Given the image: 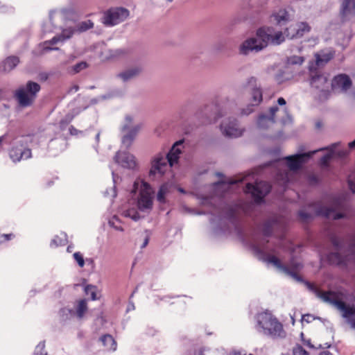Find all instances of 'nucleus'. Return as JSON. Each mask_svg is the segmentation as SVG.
Instances as JSON below:
<instances>
[{"label": "nucleus", "instance_id": "c85d7f7f", "mask_svg": "<svg viewBox=\"0 0 355 355\" xmlns=\"http://www.w3.org/2000/svg\"><path fill=\"white\" fill-rule=\"evenodd\" d=\"M19 62V58L16 56H10L7 58L3 62V70L4 71H10L12 70Z\"/></svg>", "mask_w": 355, "mask_h": 355}, {"label": "nucleus", "instance_id": "9b49d317", "mask_svg": "<svg viewBox=\"0 0 355 355\" xmlns=\"http://www.w3.org/2000/svg\"><path fill=\"white\" fill-rule=\"evenodd\" d=\"M243 88L250 92L251 105L248 106L246 110H243L242 114L248 115L253 112L252 106L259 105L263 100L262 90L257 83V79L250 77L246 80L243 85Z\"/></svg>", "mask_w": 355, "mask_h": 355}, {"label": "nucleus", "instance_id": "7ed1b4c3", "mask_svg": "<svg viewBox=\"0 0 355 355\" xmlns=\"http://www.w3.org/2000/svg\"><path fill=\"white\" fill-rule=\"evenodd\" d=\"M315 153L316 150H313L307 153L296 154L285 157L284 159L287 161L288 169L286 168L282 161L272 163L278 170L275 178L277 183L285 189L287 183L291 180L292 173L300 168L302 164Z\"/></svg>", "mask_w": 355, "mask_h": 355}, {"label": "nucleus", "instance_id": "603ef678", "mask_svg": "<svg viewBox=\"0 0 355 355\" xmlns=\"http://www.w3.org/2000/svg\"><path fill=\"white\" fill-rule=\"evenodd\" d=\"M263 234L266 236H268L270 234V229H269L267 224H266V227H264Z\"/></svg>", "mask_w": 355, "mask_h": 355}, {"label": "nucleus", "instance_id": "423d86ee", "mask_svg": "<svg viewBox=\"0 0 355 355\" xmlns=\"http://www.w3.org/2000/svg\"><path fill=\"white\" fill-rule=\"evenodd\" d=\"M134 187L139 189V194L137 198V207L143 212L150 213L153 209L155 191L146 182L142 180H137Z\"/></svg>", "mask_w": 355, "mask_h": 355}, {"label": "nucleus", "instance_id": "a878e982", "mask_svg": "<svg viewBox=\"0 0 355 355\" xmlns=\"http://www.w3.org/2000/svg\"><path fill=\"white\" fill-rule=\"evenodd\" d=\"M141 71L140 67H132L119 73L116 76L122 81L128 82L138 76Z\"/></svg>", "mask_w": 355, "mask_h": 355}, {"label": "nucleus", "instance_id": "6ab92c4d", "mask_svg": "<svg viewBox=\"0 0 355 355\" xmlns=\"http://www.w3.org/2000/svg\"><path fill=\"white\" fill-rule=\"evenodd\" d=\"M9 155L12 162H18L22 159L31 158L32 157V153L30 148H26L20 144L12 147Z\"/></svg>", "mask_w": 355, "mask_h": 355}, {"label": "nucleus", "instance_id": "f8f14e48", "mask_svg": "<svg viewBox=\"0 0 355 355\" xmlns=\"http://www.w3.org/2000/svg\"><path fill=\"white\" fill-rule=\"evenodd\" d=\"M332 243L335 246L336 252H332L328 254V260L332 264L346 265L349 260L355 261V236L349 247V254L345 256L341 255L340 242L336 238L332 239Z\"/></svg>", "mask_w": 355, "mask_h": 355}, {"label": "nucleus", "instance_id": "680f3d73", "mask_svg": "<svg viewBox=\"0 0 355 355\" xmlns=\"http://www.w3.org/2000/svg\"><path fill=\"white\" fill-rule=\"evenodd\" d=\"M230 355H245V354H242L241 352H233L232 353H230Z\"/></svg>", "mask_w": 355, "mask_h": 355}, {"label": "nucleus", "instance_id": "5fc2aeb1", "mask_svg": "<svg viewBox=\"0 0 355 355\" xmlns=\"http://www.w3.org/2000/svg\"><path fill=\"white\" fill-rule=\"evenodd\" d=\"M277 103L280 105H284L286 104V101H285V99L284 98L280 97V98H278Z\"/></svg>", "mask_w": 355, "mask_h": 355}, {"label": "nucleus", "instance_id": "4468645a", "mask_svg": "<svg viewBox=\"0 0 355 355\" xmlns=\"http://www.w3.org/2000/svg\"><path fill=\"white\" fill-rule=\"evenodd\" d=\"M271 186L263 181L256 182L255 184L248 183L245 187V191L250 193L254 201L259 203L269 193Z\"/></svg>", "mask_w": 355, "mask_h": 355}, {"label": "nucleus", "instance_id": "cd10ccee", "mask_svg": "<svg viewBox=\"0 0 355 355\" xmlns=\"http://www.w3.org/2000/svg\"><path fill=\"white\" fill-rule=\"evenodd\" d=\"M87 301L85 300H80L77 302L74 315H76L79 320H81L87 311Z\"/></svg>", "mask_w": 355, "mask_h": 355}, {"label": "nucleus", "instance_id": "1a4fd4ad", "mask_svg": "<svg viewBox=\"0 0 355 355\" xmlns=\"http://www.w3.org/2000/svg\"><path fill=\"white\" fill-rule=\"evenodd\" d=\"M141 128L142 123L140 122H135L133 116L130 114L125 115L121 127V130L123 133L121 139L122 146L125 148H129L132 146Z\"/></svg>", "mask_w": 355, "mask_h": 355}, {"label": "nucleus", "instance_id": "338daca9", "mask_svg": "<svg viewBox=\"0 0 355 355\" xmlns=\"http://www.w3.org/2000/svg\"><path fill=\"white\" fill-rule=\"evenodd\" d=\"M307 345L310 347H313V346H312L310 343V342H307Z\"/></svg>", "mask_w": 355, "mask_h": 355}, {"label": "nucleus", "instance_id": "e433bc0d", "mask_svg": "<svg viewBox=\"0 0 355 355\" xmlns=\"http://www.w3.org/2000/svg\"><path fill=\"white\" fill-rule=\"evenodd\" d=\"M304 58L302 56L292 55L287 58L288 65H300L304 62Z\"/></svg>", "mask_w": 355, "mask_h": 355}, {"label": "nucleus", "instance_id": "58836bf2", "mask_svg": "<svg viewBox=\"0 0 355 355\" xmlns=\"http://www.w3.org/2000/svg\"><path fill=\"white\" fill-rule=\"evenodd\" d=\"M123 215L125 217L130 218L135 221H137L140 218L139 213L135 209H130L125 210L123 212Z\"/></svg>", "mask_w": 355, "mask_h": 355}, {"label": "nucleus", "instance_id": "0e129e2a", "mask_svg": "<svg viewBox=\"0 0 355 355\" xmlns=\"http://www.w3.org/2000/svg\"><path fill=\"white\" fill-rule=\"evenodd\" d=\"M72 249H73V247H72V246H71V245H69V246L67 247V252H71L72 251Z\"/></svg>", "mask_w": 355, "mask_h": 355}, {"label": "nucleus", "instance_id": "13d9d810", "mask_svg": "<svg viewBox=\"0 0 355 355\" xmlns=\"http://www.w3.org/2000/svg\"><path fill=\"white\" fill-rule=\"evenodd\" d=\"M148 243V238H146L142 245H141V248H145Z\"/></svg>", "mask_w": 355, "mask_h": 355}, {"label": "nucleus", "instance_id": "bb28decb", "mask_svg": "<svg viewBox=\"0 0 355 355\" xmlns=\"http://www.w3.org/2000/svg\"><path fill=\"white\" fill-rule=\"evenodd\" d=\"M338 144L335 143L331 145L329 147L320 148L319 150H317L316 152L319 150H327L328 153L324 155L321 159H320V164L323 166H327L329 161L334 157L335 154V148H336Z\"/></svg>", "mask_w": 355, "mask_h": 355}, {"label": "nucleus", "instance_id": "c756f323", "mask_svg": "<svg viewBox=\"0 0 355 355\" xmlns=\"http://www.w3.org/2000/svg\"><path fill=\"white\" fill-rule=\"evenodd\" d=\"M100 341L102 343L107 350L115 351L116 349V343L114 340L112 336L105 335L100 338Z\"/></svg>", "mask_w": 355, "mask_h": 355}, {"label": "nucleus", "instance_id": "b1692460", "mask_svg": "<svg viewBox=\"0 0 355 355\" xmlns=\"http://www.w3.org/2000/svg\"><path fill=\"white\" fill-rule=\"evenodd\" d=\"M340 15L343 20H348L355 15V0H344L343 1Z\"/></svg>", "mask_w": 355, "mask_h": 355}, {"label": "nucleus", "instance_id": "79ce46f5", "mask_svg": "<svg viewBox=\"0 0 355 355\" xmlns=\"http://www.w3.org/2000/svg\"><path fill=\"white\" fill-rule=\"evenodd\" d=\"M73 259L77 262L78 265L80 268H83L85 266V260H84L83 254L80 252H75L73 254Z\"/></svg>", "mask_w": 355, "mask_h": 355}, {"label": "nucleus", "instance_id": "2f4dec72", "mask_svg": "<svg viewBox=\"0 0 355 355\" xmlns=\"http://www.w3.org/2000/svg\"><path fill=\"white\" fill-rule=\"evenodd\" d=\"M272 17L277 24L282 25L288 21L289 15L286 10H279L277 12L273 14Z\"/></svg>", "mask_w": 355, "mask_h": 355}, {"label": "nucleus", "instance_id": "49530a36", "mask_svg": "<svg viewBox=\"0 0 355 355\" xmlns=\"http://www.w3.org/2000/svg\"><path fill=\"white\" fill-rule=\"evenodd\" d=\"M87 64L85 62H81L73 66V71L75 73H78L81 70L85 69Z\"/></svg>", "mask_w": 355, "mask_h": 355}, {"label": "nucleus", "instance_id": "f03ea898", "mask_svg": "<svg viewBox=\"0 0 355 355\" xmlns=\"http://www.w3.org/2000/svg\"><path fill=\"white\" fill-rule=\"evenodd\" d=\"M284 41L281 31L274 32L271 28H259L254 37L245 40L240 46V52L247 55L250 52H259L266 48L269 43L278 45Z\"/></svg>", "mask_w": 355, "mask_h": 355}, {"label": "nucleus", "instance_id": "72a5a7b5", "mask_svg": "<svg viewBox=\"0 0 355 355\" xmlns=\"http://www.w3.org/2000/svg\"><path fill=\"white\" fill-rule=\"evenodd\" d=\"M94 27V23L91 20H86L78 23L76 26L77 33H83Z\"/></svg>", "mask_w": 355, "mask_h": 355}, {"label": "nucleus", "instance_id": "4be33fe9", "mask_svg": "<svg viewBox=\"0 0 355 355\" xmlns=\"http://www.w3.org/2000/svg\"><path fill=\"white\" fill-rule=\"evenodd\" d=\"M75 13L72 8H63L58 10H53L50 12L49 17L51 22L55 25L58 19H67L73 16Z\"/></svg>", "mask_w": 355, "mask_h": 355}, {"label": "nucleus", "instance_id": "6e6552de", "mask_svg": "<svg viewBox=\"0 0 355 355\" xmlns=\"http://www.w3.org/2000/svg\"><path fill=\"white\" fill-rule=\"evenodd\" d=\"M310 84L315 96L320 101L327 99L330 94L329 85L327 76L318 70L313 69V64H309Z\"/></svg>", "mask_w": 355, "mask_h": 355}, {"label": "nucleus", "instance_id": "f3484780", "mask_svg": "<svg viewBox=\"0 0 355 355\" xmlns=\"http://www.w3.org/2000/svg\"><path fill=\"white\" fill-rule=\"evenodd\" d=\"M168 162L165 157L164 154H157L151 162V168L149 171V175H155L157 174L163 175L168 169Z\"/></svg>", "mask_w": 355, "mask_h": 355}, {"label": "nucleus", "instance_id": "09e8293b", "mask_svg": "<svg viewBox=\"0 0 355 355\" xmlns=\"http://www.w3.org/2000/svg\"><path fill=\"white\" fill-rule=\"evenodd\" d=\"M314 319H315V318L313 317V315H312L311 314H305V315H303L302 317V321L306 322L307 323L312 322Z\"/></svg>", "mask_w": 355, "mask_h": 355}, {"label": "nucleus", "instance_id": "69168bd1", "mask_svg": "<svg viewBox=\"0 0 355 355\" xmlns=\"http://www.w3.org/2000/svg\"><path fill=\"white\" fill-rule=\"evenodd\" d=\"M99 137H100V132H98V133L96 134V140H97V141H98V139H99Z\"/></svg>", "mask_w": 355, "mask_h": 355}, {"label": "nucleus", "instance_id": "6e6d98bb", "mask_svg": "<svg viewBox=\"0 0 355 355\" xmlns=\"http://www.w3.org/2000/svg\"><path fill=\"white\" fill-rule=\"evenodd\" d=\"M124 53H125L124 51H123L121 49H117V50L115 51L114 55L115 56H120V55H123Z\"/></svg>", "mask_w": 355, "mask_h": 355}, {"label": "nucleus", "instance_id": "f257e3e1", "mask_svg": "<svg viewBox=\"0 0 355 355\" xmlns=\"http://www.w3.org/2000/svg\"><path fill=\"white\" fill-rule=\"evenodd\" d=\"M308 288L324 302L336 307L341 313L343 318L347 320L353 329H355V305L347 304L343 302L344 294L341 291H322L314 285L306 282Z\"/></svg>", "mask_w": 355, "mask_h": 355}, {"label": "nucleus", "instance_id": "9d476101", "mask_svg": "<svg viewBox=\"0 0 355 355\" xmlns=\"http://www.w3.org/2000/svg\"><path fill=\"white\" fill-rule=\"evenodd\" d=\"M40 90V85L39 84L28 81L26 85L20 87L15 91L14 96L19 106L26 107L34 103Z\"/></svg>", "mask_w": 355, "mask_h": 355}, {"label": "nucleus", "instance_id": "864d4df0", "mask_svg": "<svg viewBox=\"0 0 355 355\" xmlns=\"http://www.w3.org/2000/svg\"><path fill=\"white\" fill-rule=\"evenodd\" d=\"M7 137H8V135H6V134L0 137V147L1 146L3 142L6 141Z\"/></svg>", "mask_w": 355, "mask_h": 355}, {"label": "nucleus", "instance_id": "c03bdc74", "mask_svg": "<svg viewBox=\"0 0 355 355\" xmlns=\"http://www.w3.org/2000/svg\"><path fill=\"white\" fill-rule=\"evenodd\" d=\"M296 33L295 25H292L289 28H286L285 33L286 34L287 37L290 39L293 38H299V37H292V35H294Z\"/></svg>", "mask_w": 355, "mask_h": 355}, {"label": "nucleus", "instance_id": "393cba45", "mask_svg": "<svg viewBox=\"0 0 355 355\" xmlns=\"http://www.w3.org/2000/svg\"><path fill=\"white\" fill-rule=\"evenodd\" d=\"M315 57V62H311L310 64H313V69L318 70V68L324 66L331 60L334 57V54L330 51L328 52L322 51L316 53Z\"/></svg>", "mask_w": 355, "mask_h": 355}, {"label": "nucleus", "instance_id": "3c124183", "mask_svg": "<svg viewBox=\"0 0 355 355\" xmlns=\"http://www.w3.org/2000/svg\"><path fill=\"white\" fill-rule=\"evenodd\" d=\"M12 236H13V235L11 234H3V235L0 236V239L1 238H3L4 240L8 241V240L10 239Z\"/></svg>", "mask_w": 355, "mask_h": 355}, {"label": "nucleus", "instance_id": "2eb2a0df", "mask_svg": "<svg viewBox=\"0 0 355 355\" xmlns=\"http://www.w3.org/2000/svg\"><path fill=\"white\" fill-rule=\"evenodd\" d=\"M222 133L225 137H238L243 135L244 130L241 128L235 119L227 118L220 125Z\"/></svg>", "mask_w": 355, "mask_h": 355}, {"label": "nucleus", "instance_id": "ddd939ff", "mask_svg": "<svg viewBox=\"0 0 355 355\" xmlns=\"http://www.w3.org/2000/svg\"><path fill=\"white\" fill-rule=\"evenodd\" d=\"M129 15L130 11L125 8H111L103 12L101 21L105 26L112 27L125 21Z\"/></svg>", "mask_w": 355, "mask_h": 355}, {"label": "nucleus", "instance_id": "37998d69", "mask_svg": "<svg viewBox=\"0 0 355 355\" xmlns=\"http://www.w3.org/2000/svg\"><path fill=\"white\" fill-rule=\"evenodd\" d=\"M293 355H309V353L300 345L295 346L293 349Z\"/></svg>", "mask_w": 355, "mask_h": 355}, {"label": "nucleus", "instance_id": "de8ad7c7", "mask_svg": "<svg viewBox=\"0 0 355 355\" xmlns=\"http://www.w3.org/2000/svg\"><path fill=\"white\" fill-rule=\"evenodd\" d=\"M237 182L238 181L236 180L230 181V182H228V184H226L225 182H218L215 184V187L217 189L219 188L226 189L227 187H229V185L236 184Z\"/></svg>", "mask_w": 355, "mask_h": 355}, {"label": "nucleus", "instance_id": "aec40b11", "mask_svg": "<svg viewBox=\"0 0 355 355\" xmlns=\"http://www.w3.org/2000/svg\"><path fill=\"white\" fill-rule=\"evenodd\" d=\"M114 160L123 168L134 169L137 166L135 156L128 152H117L114 156Z\"/></svg>", "mask_w": 355, "mask_h": 355}, {"label": "nucleus", "instance_id": "a211bd4d", "mask_svg": "<svg viewBox=\"0 0 355 355\" xmlns=\"http://www.w3.org/2000/svg\"><path fill=\"white\" fill-rule=\"evenodd\" d=\"M352 87V80L346 74H338L331 81L332 91L336 93L346 92Z\"/></svg>", "mask_w": 355, "mask_h": 355}, {"label": "nucleus", "instance_id": "c9c22d12", "mask_svg": "<svg viewBox=\"0 0 355 355\" xmlns=\"http://www.w3.org/2000/svg\"><path fill=\"white\" fill-rule=\"evenodd\" d=\"M108 225L110 227H112L113 229L117 231L123 232L124 230L122 226L121 225V221L115 216L109 220Z\"/></svg>", "mask_w": 355, "mask_h": 355}, {"label": "nucleus", "instance_id": "412c9836", "mask_svg": "<svg viewBox=\"0 0 355 355\" xmlns=\"http://www.w3.org/2000/svg\"><path fill=\"white\" fill-rule=\"evenodd\" d=\"M278 110V107L274 106L270 108L269 114L268 116L265 114L260 115L257 120L259 128L266 130L270 128L275 123L274 116Z\"/></svg>", "mask_w": 355, "mask_h": 355}, {"label": "nucleus", "instance_id": "5701e85b", "mask_svg": "<svg viewBox=\"0 0 355 355\" xmlns=\"http://www.w3.org/2000/svg\"><path fill=\"white\" fill-rule=\"evenodd\" d=\"M183 141L180 140L176 141L171 148L170 151L165 155L166 157L168 164L171 167L173 166L178 163L180 158V155L182 153L181 146H182Z\"/></svg>", "mask_w": 355, "mask_h": 355}, {"label": "nucleus", "instance_id": "4d7b16f0", "mask_svg": "<svg viewBox=\"0 0 355 355\" xmlns=\"http://www.w3.org/2000/svg\"><path fill=\"white\" fill-rule=\"evenodd\" d=\"M79 87L78 85H74L73 87H72L70 89V92H76L78 90Z\"/></svg>", "mask_w": 355, "mask_h": 355}, {"label": "nucleus", "instance_id": "0eeeda50", "mask_svg": "<svg viewBox=\"0 0 355 355\" xmlns=\"http://www.w3.org/2000/svg\"><path fill=\"white\" fill-rule=\"evenodd\" d=\"M264 252L257 250L259 254V259L263 261L274 266L280 272H282L288 276L291 277L297 282H301L302 279L297 275V271L300 270L302 265L300 262L294 260L291 261V268L283 266L280 260L275 256L267 254L266 249H263Z\"/></svg>", "mask_w": 355, "mask_h": 355}, {"label": "nucleus", "instance_id": "e2e57ef3", "mask_svg": "<svg viewBox=\"0 0 355 355\" xmlns=\"http://www.w3.org/2000/svg\"><path fill=\"white\" fill-rule=\"evenodd\" d=\"M111 192H112L111 196L112 197H115L116 194V191L114 188L112 189Z\"/></svg>", "mask_w": 355, "mask_h": 355}, {"label": "nucleus", "instance_id": "f704fd0d", "mask_svg": "<svg viewBox=\"0 0 355 355\" xmlns=\"http://www.w3.org/2000/svg\"><path fill=\"white\" fill-rule=\"evenodd\" d=\"M169 191V187L168 184H163L160 187L158 193L157 194V200L161 202L164 203L165 202V197L166 194Z\"/></svg>", "mask_w": 355, "mask_h": 355}, {"label": "nucleus", "instance_id": "20e7f679", "mask_svg": "<svg viewBox=\"0 0 355 355\" xmlns=\"http://www.w3.org/2000/svg\"><path fill=\"white\" fill-rule=\"evenodd\" d=\"M256 329L258 332L272 338H282L286 336L283 325L269 312H263L256 317Z\"/></svg>", "mask_w": 355, "mask_h": 355}, {"label": "nucleus", "instance_id": "774afa93", "mask_svg": "<svg viewBox=\"0 0 355 355\" xmlns=\"http://www.w3.org/2000/svg\"><path fill=\"white\" fill-rule=\"evenodd\" d=\"M179 191L182 193H184V190L182 189H180Z\"/></svg>", "mask_w": 355, "mask_h": 355}, {"label": "nucleus", "instance_id": "ea45409f", "mask_svg": "<svg viewBox=\"0 0 355 355\" xmlns=\"http://www.w3.org/2000/svg\"><path fill=\"white\" fill-rule=\"evenodd\" d=\"M85 294L90 297L91 300H96V287L92 285H87L85 288Z\"/></svg>", "mask_w": 355, "mask_h": 355}, {"label": "nucleus", "instance_id": "a19ab883", "mask_svg": "<svg viewBox=\"0 0 355 355\" xmlns=\"http://www.w3.org/2000/svg\"><path fill=\"white\" fill-rule=\"evenodd\" d=\"M44 342H40L35 347V355H47V352L44 351Z\"/></svg>", "mask_w": 355, "mask_h": 355}, {"label": "nucleus", "instance_id": "a18cd8bd", "mask_svg": "<svg viewBox=\"0 0 355 355\" xmlns=\"http://www.w3.org/2000/svg\"><path fill=\"white\" fill-rule=\"evenodd\" d=\"M348 184L349 189L353 193H355V175H350L348 177Z\"/></svg>", "mask_w": 355, "mask_h": 355}, {"label": "nucleus", "instance_id": "052dcab7", "mask_svg": "<svg viewBox=\"0 0 355 355\" xmlns=\"http://www.w3.org/2000/svg\"><path fill=\"white\" fill-rule=\"evenodd\" d=\"M320 355H331V354L328 351L322 352Z\"/></svg>", "mask_w": 355, "mask_h": 355}, {"label": "nucleus", "instance_id": "473e14b6", "mask_svg": "<svg viewBox=\"0 0 355 355\" xmlns=\"http://www.w3.org/2000/svg\"><path fill=\"white\" fill-rule=\"evenodd\" d=\"M67 243V234L61 233L60 235L55 236L51 242V247H58L64 245Z\"/></svg>", "mask_w": 355, "mask_h": 355}, {"label": "nucleus", "instance_id": "bf43d9fd", "mask_svg": "<svg viewBox=\"0 0 355 355\" xmlns=\"http://www.w3.org/2000/svg\"><path fill=\"white\" fill-rule=\"evenodd\" d=\"M348 146L349 148H354L355 147V139L353 141L349 142Z\"/></svg>", "mask_w": 355, "mask_h": 355}, {"label": "nucleus", "instance_id": "39448f33", "mask_svg": "<svg viewBox=\"0 0 355 355\" xmlns=\"http://www.w3.org/2000/svg\"><path fill=\"white\" fill-rule=\"evenodd\" d=\"M347 209L346 202L340 198L334 200L330 207H320L314 212H306L304 210L299 211V216L302 220H307L312 218L313 214L324 216L328 218L338 220L346 217L345 211Z\"/></svg>", "mask_w": 355, "mask_h": 355}, {"label": "nucleus", "instance_id": "dca6fc26", "mask_svg": "<svg viewBox=\"0 0 355 355\" xmlns=\"http://www.w3.org/2000/svg\"><path fill=\"white\" fill-rule=\"evenodd\" d=\"M76 28L74 27H68L62 31V33L60 35H56L53 37L51 40L46 41L43 43V51H52V50H58L57 47H51V45H54L59 42H64L66 40L69 39L73 36V34L76 33Z\"/></svg>", "mask_w": 355, "mask_h": 355}, {"label": "nucleus", "instance_id": "4c0bfd02", "mask_svg": "<svg viewBox=\"0 0 355 355\" xmlns=\"http://www.w3.org/2000/svg\"><path fill=\"white\" fill-rule=\"evenodd\" d=\"M59 313L61 319L66 320L74 315V311L68 308H62L60 309Z\"/></svg>", "mask_w": 355, "mask_h": 355}, {"label": "nucleus", "instance_id": "8fccbe9b", "mask_svg": "<svg viewBox=\"0 0 355 355\" xmlns=\"http://www.w3.org/2000/svg\"><path fill=\"white\" fill-rule=\"evenodd\" d=\"M348 151L347 150H342L338 151H335L334 156L340 158L345 157L347 155Z\"/></svg>", "mask_w": 355, "mask_h": 355}, {"label": "nucleus", "instance_id": "7c9ffc66", "mask_svg": "<svg viewBox=\"0 0 355 355\" xmlns=\"http://www.w3.org/2000/svg\"><path fill=\"white\" fill-rule=\"evenodd\" d=\"M296 33L292 35V37H302L305 33H309L311 30L310 26L305 22H301L295 24Z\"/></svg>", "mask_w": 355, "mask_h": 355}]
</instances>
